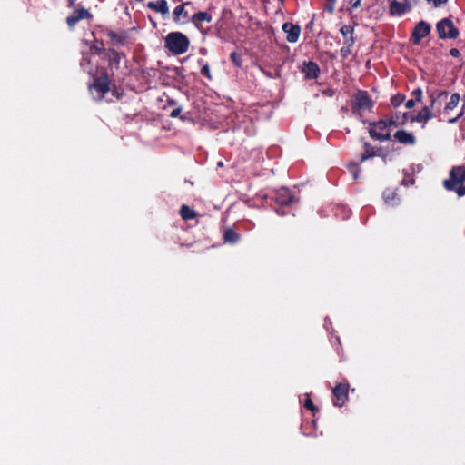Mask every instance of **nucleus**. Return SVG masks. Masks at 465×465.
Segmentation results:
<instances>
[{
  "label": "nucleus",
  "mask_w": 465,
  "mask_h": 465,
  "mask_svg": "<svg viewBox=\"0 0 465 465\" xmlns=\"http://www.w3.org/2000/svg\"><path fill=\"white\" fill-rule=\"evenodd\" d=\"M465 166H453L449 173V178L443 181L447 191H453L459 197L465 195Z\"/></svg>",
  "instance_id": "nucleus-1"
},
{
  "label": "nucleus",
  "mask_w": 465,
  "mask_h": 465,
  "mask_svg": "<svg viewBox=\"0 0 465 465\" xmlns=\"http://www.w3.org/2000/svg\"><path fill=\"white\" fill-rule=\"evenodd\" d=\"M164 47L173 55H181L188 51L190 39L182 32H171L164 37Z\"/></svg>",
  "instance_id": "nucleus-2"
},
{
  "label": "nucleus",
  "mask_w": 465,
  "mask_h": 465,
  "mask_svg": "<svg viewBox=\"0 0 465 465\" xmlns=\"http://www.w3.org/2000/svg\"><path fill=\"white\" fill-rule=\"evenodd\" d=\"M449 95L447 91H440L438 93H431L430 94V105L424 106L416 115L410 118L411 123H422L426 124L429 120L434 117V114L431 112V108L435 105L438 100H445Z\"/></svg>",
  "instance_id": "nucleus-3"
},
{
  "label": "nucleus",
  "mask_w": 465,
  "mask_h": 465,
  "mask_svg": "<svg viewBox=\"0 0 465 465\" xmlns=\"http://www.w3.org/2000/svg\"><path fill=\"white\" fill-rule=\"evenodd\" d=\"M436 31L440 39H456L460 35L459 28L450 17L440 19L436 24Z\"/></svg>",
  "instance_id": "nucleus-4"
},
{
  "label": "nucleus",
  "mask_w": 465,
  "mask_h": 465,
  "mask_svg": "<svg viewBox=\"0 0 465 465\" xmlns=\"http://www.w3.org/2000/svg\"><path fill=\"white\" fill-rule=\"evenodd\" d=\"M374 105L367 91L358 90L354 95L351 104V111L354 114H360L361 111L371 110Z\"/></svg>",
  "instance_id": "nucleus-5"
},
{
  "label": "nucleus",
  "mask_w": 465,
  "mask_h": 465,
  "mask_svg": "<svg viewBox=\"0 0 465 465\" xmlns=\"http://www.w3.org/2000/svg\"><path fill=\"white\" fill-rule=\"evenodd\" d=\"M369 134L371 138L377 141H389L391 140V133L386 127V123L383 120L369 123Z\"/></svg>",
  "instance_id": "nucleus-6"
},
{
  "label": "nucleus",
  "mask_w": 465,
  "mask_h": 465,
  "mask_svg": "<svg viewBox=\"0 0 465 465\" xmlns=\"http://www.w3.org/2000/svg\"><path fill=\"white\" fill-rule=\"evenodd\" d=\"M350 384L347 381L337 383L332 389V402L336 407H342L349 400Z\"/></svg>",
  "instance_id": "nucleus-7"
},
{
  "label": "nucleus",
  "mask_w": 465,
  "mask_h": 465,
  "mask_svg": "<svg viewBox=\"0 0 465 465\" xmlns=\"http://www.w3.org/2000/svg\"><path fill=\"white\" fill-rule=\"evenodd\" d=\"M431 33V25L424 20H420L415 24L410 40L413 45H420L421 40L429 36Z\"/></svg>",
  "instance_id": "nucleus-8"
},
{
  "label": "nucleus",
  "mask_w": 465,
  "mask_h": 465,
  "mask_svg": "<svg viewBox=\"0 0 465 465\" xmlns=\"http://www.w3.org/2000/svg\"><path fill=\"white\" fill-rule=\"evenodd\" d=\"M93 14L84 7L74 8L73 13L66 17V24L70 29H73L75 25L81 20H92Z\"/></svg>",
  "instance_id": "nucleus-9"
},
{
  "label": "nucleus",
  "mask_w": 465,
  "mask_h": 465,
  "mask_svg": "<svg viewBox=\"0 0 465 465\" xmlns=\"http://www.w3.org/2000/svg\"><path fill=\"white\" fill-rule=\"evenodd\" d=\"M389 13L391 16H401L411 10V4L409 0L404 2L389 0Z\"/></svg>",
  "instance_id": "nucleus-10"
},
{
  "label": "nucleus",
  "mask_w": 465,
  "mask_h": 465,
  "mask_svg": "<svg viewBox=\"0 0 465 465\" xmlns=\"http://www.w3.org/2000/svg\"><path fill=\"white\" fill-rule=\"evenodd\" d=\"M111 84L110 83L94 79V82L89 84V90L90 92L96 93V96L94 97L96 101H102L105 94L110 92Z\"/></svg>",
  "instance_id": "nucleus-11"
},
{
  "label": "nucleus",
  "mask_w": 465,
  "mask_h": 465,
  "mask_svg": "<svg viewBox=\"0 0 465 465\" xmlns=\"http://www.w3.org/2000/svg\"><path fill=\"white\" fill-rule=\"evenodd\" d=\"M213 19L211 13L206 11H199L192 15L190 21L193 24V25L203 34L206 35L207 30L203 28V23H210Z\"/></svg>",
  "instance_id": "nucleus-12"
},
{
  "label": "nucleus",
  "mask_w": 465,
  "mask_h": 465,
  "mask_svg": "<svg viewBox=\"0 0 465 465\" xmlns=\"http://www.w3.org/2000/svg\"><path fill=\"white\" fill-rule=\"evenodd\" d=\"M104 32L109 37L112 45L118 47L126 45L128 34L125 30H119L118 32H115L112 29L106 28Z\"/></svg>",
  "instance_id": "nucleus-13"
},
{
  "label": "nucleus",
  "mask_w": 465,
  "mask_h": 465,
  "mask_svg": "<svg viewBox=\"0 0 465 465\" xmlns=\"http://www.w3.org/2000/svg\"><path fill=\"white\" fill-rule=\"evenodd\" d=\"M126 55L124 52H119L114 48H108L106 51L105 58L108 61V67L110 70H118L120 68L121 59L125 58Z\"/></svg>",
  "instance_id": "nucleus-14"
},
{
  "label": "nucleus",
  "mask_w": 465,
  "mask_h": 465,
  "mask_svg": "<svg viewBox=\"0 0 465 465\" xmlns=\"http://www.w3.org/2000/svg\"><path fill=\"white\" fill-rule=\"evenodd\" d=\"M282 31L287 35L286 40L289 43H296L301 35V26L291 22H285L282 27Z\"/></svg>",
  "instance_id": "nucleus-15"
},
{
  "label": "nucleus",
  "mask_w": 465,
  "mask_h": 465,
  "mask_svg": "<svg viewBox=\"0 0 465 465\" xmlns=\"http://www.w3.org/2000/svg\"><path fill=\"white\" fill-rule=\"evenodd\" d=\"M275 202L280 205H290L294 201V196L287 188H281L275 192Z\"/></svg>",
  "instance_id": "nucleus-16"
},
{
  "label": "nucleus",
  "mask_w": 465,
  "mask_h": 465,
  "mask_svg": "<svg viewBox=\"0 0 465 465\" xmlns=\"http://www.w3.org/2000/svg\"><path fill=\"white\" fill-rule=\"evenodd\" d=\"M302 72L305 74L306 79H317L320 75V67L313 61L304 62Z\"/></svg>",
  "instance_id": "nucleus-17"
},
{
  "label": "nucleus",
  "mask_w": 465,
  "mask_h": 465,
  "mask_svg": "<svg viewBox=\"0 0 465 465\" xmlns=\"http://www.w3.org/2000/svg\"><path fill=\"white\" fill-rule=\"evenodd\" d=\"M340 33L343 37V45H354L356 43V37L354 36V26L342 25L340 28Z\"/></svg>",
  "instance_id": "nucleus-18"
},
{
  "label": "nucleus",
  "mask_w": 465,
  "mask_h": 465,
  "mask_svg": "<svg viewBox=\"0 0 465 465\" xmlns=\"http://www.w3.org/2000/svg\"><path fill=\"white\" fill-rule=\"evenodd\" d=\"M394 138L401 144L404 145H414L416 138L411 133H408L405 130H398L394 134Z\"/></svg>",
  "instance_id": "nucleus-19"
},
{
  "label": "nucleus",
  "mask_w": 465,
  "mask_h": 465,
  "mask_svg": "<svg viewBox=\"0 0 465 465\" xmlns=\"http://www.w3.org/2000/svg\"><path fill=\"white\" fill-rule=\"evenodd\" d=\"M147 7L162 15L169 13V7L166 0L151 1L147 4Z\"/></svg>",
  "instance_id": "nucleus-20"
},
{
  "label": "nucleus",
  "mask_w": 465,
  "mask_h": 465,
  "mask_svg": "<svg viewBox=\"0 0 465 465\" xmlns=\"http://www.w3.org/2000/svg\"><path fill=\"white\" fill-rule=\"evenodd\" d=\"M190 2L183 3L177 5L173 12V20L176 24L181 23V16L187 19L189 17L188 12L185 10V5H190Z\"/></svg>",
  "instance_id": "nucleus-21"
},
{
  "label": "nucleus",
  "mask_w": 465,
  "mask_h": 465,
  "mask_svg": "<svg viewBox=\"0 0 465 465\" xmlns=\"http://www.w3.org/2000/svg\"><path fill=\"white\" fill-rule=\"evenodd\" d=\"M382 197L384 202L391 206H395L400 203V197L398 193L393 190L386 189L382 193Z\"/></svg>",
  "instance_id": "nucleus-22"
},
{
  "label": "nucleus",
  "mask_w": 465,
  "mask_h": 465,
  "mask_svg": "<svg viewBox=\"0 0 465 465\" xmlns=\"http://www.w3.org/2000/svg\"><path fill=\"white\" fill-rule=\"evenodd\" d=\"M460 100V96L458 93L452 94L443 108V113L445 114H450V112L458 106Z\"/></svg>",
  "instance_id": "nucleus-23"
},
{
  "label": "nucleus",
  "mask_w": 465,
  "mask_h": 465,
  "mask_svg": "<svg viewBox=\"0 0 465 465\" xmlns=\"http://www.w3.org/2000/svg\"><path fill=\"white\" fill-rule=\"evenodd\" d=\"M179 213L184 221L194 219L197 216V213L186 204L181 206Z\"/></svg>",
  "instance_id": "nucleus-24"
},
{
  "label": "nucleus",
  "mask_w": 465,
  "mask_h": 465,
  "mask_svg": "<svg viewBox=\"0 0 465 465\" xmlns=\"http://www.w3.org/2000/svg\"><path fill=\"white\" fill-rule=\"evenodd\" d=\"M240 239V234L232 228H227L223 233V241L228 243H236Z\"/></svg>",
  "instance_id": "nucleus-25"
},
{
  "label": "nucleus",
  "mask_w": 465,
  "mask_h": 465,
  "mask_svg": "<svg viewBox=\"0 0 465 465\" xmlns=\"http://www.w3.org/2000/svg\"><path fill=\"white\" fill-rule=\"evenodd\" d=\"M364 153L361 154V162H365L366 160H368L369 158L371 157H373L375 156V151H374V147L369 143H364Z\"/></svg>",
  "instance_id": "nucleus-26"
},
{
  "label": "nucleus",
  "mask_w": 465,
  "mask_h": 465,
  "mask_svg": "<svg viewBox=\"0 0 465 465\" xmlns=\"http://www.w3.org/2000/svg\"><path fill=\"white\" fill-rule=\"evenodd\" d=\"M94 79L112 84L111 75L109 74L108 69L105 67H102L99 70L98 75L95 76Z\"/></svg>",
  "instance_id": "nucleus-27"
},
{
  "label": "nucleus",
  "mask_w": 465,
  "mask_h": 465,
  "mask_svg": "<svg viewBox=\"0 0 465 465\" xmlns=\"http://www.w3.org/2000/svg\"><path fill=\"white\" fill-rule=\"evenodd\" d=\"M91 50L94 51L97 54H106L107 49L104 47V44L103 41L95 40L94 44L91 46Z\"/></svg>",
  "instance_id": "nucleus-28"
},
{
  "label": "nucleus",
  "mask_w": 465,
  "mask_h": 465,
  "mask_svg": "<svg viewBox=\"0 0 465 465\" xmlns=\"http://www.w3.org/2000/svg\"><path fill=\"white\" fill-rule=\"evenodd\" d=\"M348 170L350 171V173L352 174V177L354 180H357L359 178V175H360V173H361V168H360V165L359 163H350L348 165Z\"/></svg>",
  "instance_id": "nucleus-29"
},
{
  "label": "nucleus",
  "mask_w": 465,
  "mask_h": 465,
  "mask_svg": "<svg viewBox=\"0 0 465 465\" xmlns=\"http://www.w3.org/2000/svg\"><path fill=\"white\" fill-rule=\"evenodd\" d=\"M199 64L202 66L201 67V74L207 77L209 80H212V75H211V71H210V66L207 63H204V61L203 59H200L198 61Z\"/></svg>",
  "instance_id": "nucleus-30"
},
{
  "label": "nucleus",
  "mask_w": 465,
  "mask_h": 465,
  "mask_svg": "<svg viewBox=\"0 0 465 465\" xmlns=\"http://www.w3.org/2000/svg\"><path fill=\"white\" fill-rule=\"evenodd\" d=\"M354 45H344L341 49H340V54L341 56L342 59H347L351 54H352V47Z\"/></svg>",
  "instance_id": "nucleus-31"
},
{
  "label": "nucleus",
  "mask_w": 465,
  "mask_h": 465,
  "mask_svg": "<svg viewBox=\"0 0 465 465\" xmlns=\"http://www.w3.org/2000/svg\"><path fill=\"white\" fill-rule=\"evenodd\" d=\"M336 0H325L323 9L329 14H332L335 10Z\"/></svg>",
  "instance_id": "nucleus-32"
},
{
  "label": "nucleus",
  "mask_w": 465,
  "mask_h": 465,
  "mask_svg": "<svg viewBox=\"0 0 465 465\" xmlns=\"http://www.w3.org/2000/svg\"><path fill=\"white\" fill-rule=\"evenodd\" d=\"M405 96L401 94H397L391 98V103L394 107H398L404 102Z\"/></svg>",
  "instance_id": "nucleus-33"
},
{
  "label": "nucleus",
  "mask_w": 465,
  "mask_h": 465,
  "mask_svg": "<svg viewBox=\"0 0 465 465\" xmlns=\"http://www.w3.org/2000/svg\"><path fill=\"white\" fill-rule=\"evenodd\" d=\"M411 99H414L415 102H420L422 100V97H423V92H422V89L418 87L416 89H414L412 92H411Z\"/></svg>",
  "instance_id": "nucleus-34"
},
{
  "label": "nucleus",
  "mask_w": 465,
  "mask_h": 465,
  "mask_svg": "<svg viewBox=\"0 0 465 465\" xmlns=\"http://www.w3.org/2000/svg\"><path fill=\"white\" fill-rule=\"evenodd\" d=\"M231 61L233 63L234 65L240 67L242 64V57L241 54H239L236 52H232L230 55Z\"/></svg>",
  "instance_id": "nucleus-35"
},
{
  "label": "nucleus",
  "mask_w": 465,
  "mask_h": 465,
  "mask_svg": "<svg viewBox=\"0 0 465 465\" xmlns=\"http://www.w3.org/2000/svg\"><path fill=\"white\" fill-rule=\"evenodd\" d=\"M382 120L386 123L387 129H389L391 126H398V125H400L399 118L397 116L396 117L392 116L391 118L382 119Z\"/></svg>",
  "instance_id": "nucleus-36"
},
{
  "label": "nucleus",
  "mask_w": 465,
  "mask_h": 465,
  "mask_svg": "<svg viewBox=\"0 0 465 465\" xmlns=\"http://www.w3.org/2000/svg\"><path fill=\"white\" fill-rule=\"evenodd\" d=\"M464 109H465V105L462 106L460 112L459 113V114L456 116V117H453V118H450L448 120V122L450 124H455L457 123L463 115H464Z\"/></svg>",
  "instance_id": "nucleus-37"
},
{
  "label": "nucleus",
  "mask_w": 465,
  "mask_h": 465,
  "mask_svg": "<svg viewBox=\"0 0 465 465\" xmlns=\"http://www.w3.org/2000/svg\"><path fill=\"white\" fill-rule=\"evenodd\" d=\"M304 407L312 411L316 410V407L314 406L310 397H307V399L305 400Z\"/></svg>",
  "instance_id": "nucleus-38"
},
{
  "label": "nucleus",
  "mask_w": 465,
  "mask_h": 465,
  "mask_svg": "<svg viewBox=\"0 0 465 465\" xmlns=\"http://www.w3.org/2000/svg\"><path fill=\"white\" fill-rule=\"evenodd\" d=\"M450 54L454 57V58H460V61H462V56H461V54L460 52V50L458 48H451L450 50Z\"/></svg>",
  "instance_id": "nucleus-39"
},
{
  "label": "nucleus",
  "mask_w": 465,
  "mask_h": 465,
  "mask_svg": "<svg viewBox=\"0 0 465 465\" xmlns=\"http://www.w3.org/2000/svg\"><path fill=\"white\" fill-rule=\"evenodd\" d=\"M181 112H182V107L177 106L171 111L170 117L176 118V117L180 116Z\"/></svg>",
  "instance_id": "nucleus-40"
},
{
  "label": "nucleus",
  "mask_w": 465,
  "mask_h": 465,
  "mask_svg": "<svg viewBox=\"0 0 465 465\" xmlns=\"http://www.w3.org/2000/svg\"><path fill=\"white\" fill-rule=\"evenodd\" d=\"M415 180L413 177L409 176L408 178H404L401 182V184L404 186H409L410 184H414Z\"/></svg>",
  "instance_id": "nucleus-41"
},
{
  "label": "nucleus",
  "mask_w": 465,
  "mask_h": 465,
  "mask_svg": "<svg viewBox=\"0 0 465 465\" xmlns=\"http://www.w3.org/2000/svg\"><path fill=\"white\" fill-rule=\"evenodd\" d=\"M110 92H112V94L117 99H120L123 95V93H119L115 85H113V87L111 86Z\"/></svg>",
  "instance_id": "nucleus-42"
},
{
  "label": "nucleus",
  "mask_w": 465,
  "mask_h": 465,
  "mask_svg": "<svg viewBox=\"0 0 465 465\" xmlns=\"http://www.w3.org/2000/svg\"><path fill=\"white\" fill-rule=\"evenodd\" d=\"M350 5H351V8H359L361 5V0H349Z\"/></svg>",
  "instance_id": "nucleus-43"
},
{
  "label": "nucleus",
  "mask_w": 465,
  "mask_h": 465,
  "mask_svg": "<svg viewBox=\"0 0 465 465\" xmlns=\"http://www.w3.org/2000/svg\"><path fill=\"white\" fill-rule=\"evenodd\" d=\"M416 104V102L414 99H410L406 102L405 104V107L408 108V109H411L415 106Z\"/></svg>",
  "instance_id": "nucleus-44"
},
{
  "label": "nucleus",
  "mask_w": 465,
  "mask_h": 465,
  "mask_svg": "<svg viewBox=\"0 0 465 465\" xmlns=\"http://www.w3.org/2000/svg\"><path fill=\"white\" fill-rule=\"evenodd\" d=\"M408 119H409L408 113H403V114L401 115V121L399 120L400 125L405 124V123L408 121Z\"/></svg>",
  "instance_id": "nucleus-45"
},
{
  "label": "nucleus",
  "mask_w": 465,
  "mask_h": 465,
  "mask_svg": "<svg viewBox=\"0 0 465 465\" xmlns=\"http://www.w3.org/2000/svg\"><path fill=\"white\" fill-rule=\"evenodd\" d=\"M77 0H67V6L69 8H75V3Z\"/></svg>",
  "instance_id": "nucleus-46"
},
{
  "label": "nucleus",
  "mask_w": 465,
  "mask_h": 465,
  "mask_svg": "<svg viewBox=\"0 0 465 465\" xmlns=\"http://www.w3.org/2000/svg\"><path fill=\"white\" fill-rule=\"evenodd\" d=\"M168 104H169V105H175V104H176V102H175L174 100H173V99H169V100H168Z\"/></svg>",
  "instance_id": "nucleus-47"
},
{
  "label": "nucleus",
  "mask_w": 465,
  "mask_h": 465,
  "mask_svg": "<svg viewBox=\"0 0 465 465\" xmlns=\"http://www.w3.org/2000/svg\"><path fill=\"white\" fill-rule=\"evenodd\" d=\"M179 117H180V119H181L183 122H185V121H187V120H188V117H187L186 115H184V114H183V115H180Z\"/></svg>",
  "instance_id": "nucleus-48"
}]
</instances>
